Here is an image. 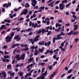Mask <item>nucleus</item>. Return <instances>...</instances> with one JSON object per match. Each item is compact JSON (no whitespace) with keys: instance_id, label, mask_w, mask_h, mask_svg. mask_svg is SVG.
I'll list each match as a JSON object with an SVG mask.
<instances>
[{"instance_id":"nucleus-29","label":"nucleus","mask_w":79,"mask_h":79,"mask_svg":"<svg viewBox=\"0 0 79 79\" xmlns=\"http://www.w3.org/2000/svg\"><path fill=\"white\" fill-rule=\"evenodd\" d=\"M39 40V39L36 38H35V39L34 40V42H37V41Z\"/></svg>"},{"instance_id":"nucleus-62","label":"nucleus","mask_w":79,"mask_h":79,"mask_svg":"<svg viewBox=\"0 0 79 79\" xmlns=\"http://www.w3.org/2000/svg\"><path fill=\"white\" fill-rule=\"evenodd\" d=\"M50 19L51 20L52 19H54V17H51L50 18Z\"/></svg>"},{"instance_id":"nucleus-25","label":"nucleus","mask_w":79,"mask_h":79,"mask_svg":"<svg viewBox=\"0 0 79 79\" xmlns=\"http://www.w3.org/2000/svg\"><path fill=\"white\" fill-rule=\"evenodd\" d=\"M73 70L72 69H70L68 72V73H69V74H70V73H71L72 71H73Z\"/></svg>"},{"instance_id":"nucleus-52","label":"nucleus","mask_w":79,"mask_h":79,"mask_svg":"<svg viewBox=\"0 0 79 79\" xmlns=\"http://www.w3.org/2000/svg\"><path fill=\"white\" fill-rule=\"evenodd\" d=\"M78 25H73V27H78Z\"/></svg>"},{"instance_id":"nucleus-22","label":"nucleus","mask_w":79,"mask_h":79,"mask_svg":"<svg viewBox=\"0 0 79 79\" xmlns=\"http://www.w3.org/2000/svg\"><path fill=\"white\" fill-rule=\"evenodd\" d=\"M7 69H8V68H11V65L9 64L7 65Z\"/></svg>"},{"instance_id":"nucleus-2","label":"nucleus","mask_w":79,"mask_h":79,"mask_svg":"<svg viewBox=\"0 0 79 79\" xmlns=\"http://www.w3.org/2000/svg\"><path fill=\"white\" fill-rule=\"evenodd\" d=\"M12 37H10V36L9 35H8L5 38L6 40H7L6 41V42H10L11 40L12 39Z\"/></svg>"},{"instance_id":"nucleus-15","label":"nucleus","mask_w":79,"mask_h":79,"mask_svg":"<svg viewBox=\"0 0 79 79\" xmlns=\"http://www.w3.org/2000/svg\"><path fill=\"white\" fill-rule=\"evenodd\" d=\"M23 73H21V72H18V74L20 76H23Z\"/></svg>"},{"instance_id":"nucleus-5","label":"nucleus","mask_w":79,"mask_h":79,"mask_svg":"<svg viewBox=\"0 0 79 79\" xmlns=\"http://www.w3.org/2000/svg\"><path fill=\"white\" fill-rule=\"evenodd\" d=\"M36 4H37V1L35 0H32V5L33 6H35Z\"/></svg>"},{"instance_id":"nucleus-27","label":"nucleus","mask_w":79,"mask_h":79,"mask_svg":"<svg viewBox=\"0 0 79 79\" xmlns=\"http://www.w3.org/2000/svg\"><path fill=\"white\" fill-rule=\"evenodd\" d=\"M23 20H24V18L23 17H21L19 19V21H23Z\"/></svg>"},{"instance_id":"nucleus-51","label":"nucleus","mask_w":79,"mask_h":79,"mask_svg":"<svg viewBox=\"0 0 79 79\" xmlns=\"http://www.w3.org/2000/svg\"><path fill=\"white\" fill-rule=\"evenodd\" d=\"M21 40V37L18 38L17 40V41L18 42V41H19Z\"/></svg>"},{"instance_id":"nucleus-8","label":"nucleus","mask_w":79,"mask_h":79,"mask_svg":"<svg viewBox=\"0 0 79 79\" xmlns=\"http://www.w3.org/2000/svg\"><path fill=\"white\" fill-rule=\"evenodd\" d=\"M25 55H26L25 54V53H24L21 56V59L22 60H24V58H25Z\"/></svg>"},{"instance_id":"nucleus-17","label":"nucleus","mask_w":79,"mask_h":79,"mask_svg":"<svg viewBox=\"0 0 79 79\" xmlns=\"http://www.w3.org/2000/svg\"><path fill=\"white\" fill-rule=\"evenodd\" d=\"M55 40H56V37H54L53 38V40L52 41L53 43H55Z\"/></svg>"},{"instance_id":"nucleus-23","label":"nucleus","mask_w":79,"mask_h":79,"mask_svg":"<svg viewBox=\"0 0 79 79\" xmlns=\"http://www.w3.org/2000/svg\"><path fill=\"white\" fill-rule=\"evenodd\" d=\"M51 44V41H49L48 42V43L47 44V46L48 47V46H50V45Z\"/></svg>"},{"instance_id":"nucleus-1","label":"nucleus","mask_w":79,"mask_h":79,"mask_svg":"<svg viewBox=\"0 0 79 79\" xmlns=\"http://www.w3.org/2000/svg\"><path fill=\"white\" fill-rule=\"evenodd\" d=\"M79 34V32H78V31H77L76 32L74 31H73L72 30L70 32H69L67 34V35H77V34Z\"/></svg>"},{"instance_id":"nucleus-57","label":"nucleus","mask_w":79,"mask_h":79,"mask_svg":"<svg viewBox=\"0 0 79 79\" xmlns=\"http://www.w3.org/2000/svg\"><path fill=\"white\" fill-rule=\"evenodd\" d=\"M40 36V35H37L36 36V37H35L36 39H38V38H39V37Z\"/></svg>"},{"instance_id":"nucleus-43","label":"nucleus","mask_w":79,"mask_h":79,"mask_svg":"<svg viewBox=\"0 0 79 79\" xmlns=\"http://www.w3.org/2000/svg\"><path fill=\"white\" fill-rule=\"evenodd\" d=\"M56 56L57 55L56 54V55H54L53 56V58H54V59H56Z\"/></svg>"},{"instance_id":"nucleus-38","label":"nucleus","mask_w":79,"mask_h":79,"mask_svg":"<svg viewBox=\"0 0 79 79\" xmlns=\"http://www.w3.org/2000/svg\"><path fill=\"white\" fill-rule=\"evenodd\" d=\"M16 50H17V48L15 49L13 51V52L14 54H15V52L16 51Z\"/></svg>"},{"instance_id":"nucleus-13","label":"nucleus","mask_w":79,"mask_h":79,"mask_svg":"<svg viewBox=\"0 0 79 79\" xmlns=\"http://www.w3.org/2000/svg\"><path fill=\"white\" fill-rule=\"evenodd\" d=\"M2 74V75H5V74H6V73L4 71H2V73H0V76Z\"/></svg>"},{"instance_id":"nucleus-49","label":"nucleus","mask_w":79,"mask_h":79,"mask_svg":"<svg viewBox=\"0 0 79 79\" xmlns=\"http://www.w3.org/2000/svg\"><path fill=\"white\" fill-rule=\"evenodd\" d=\"M17 29H18V28H13L12 29L11 31H16V30H17Z\"/></svg>"},{"instance_id":"nucleus-16","label":"nucleus","mask_w":79,"mask_h":79,"mask_svg":"<svg viewBox=\"0 0 79 79\" xmlns=\"http://www.w3.org/2000/svg\"><path fill=\"white\" fill-rule=\"evenodd\" d=\"M60 37H61V35L60 34H58L56 38V40H58V39H59Z\"/></svg>"},{"instance_id":"nucleus-7","label":"nucleus","mask_w":79,"mask_h":79,"mask_svg":"<svg viewBox=\"0 0 79 79\" xmlns=\"http://www.w3.org/2000/svg\"><path fill=\"white\" fill-rule=\"evenodd\" d=\"M38 53H39V51H38V50L36 49L35 50V53H34V55H35V56H37V55H38Z\"/></svg>"},{"instance_id":"nucleus-50","label":"nucleus","mask_w":79,"mask_h":79,"mask_svg":"<svg viewBox=\"0 0 79 79\" xmlns=\"http://www.w3.org/2000/svg\"><path fill=\"white\" fill-rule=\"evenodd\" d=\"M50 55H52V53L53 54V51H50Z\"/></svg>"},{"instance_id":"nucleus-60","label":"nucleus","mask_w":79,"mask_h":79,"mask_svg":"<svg viewBox=\"0 0 79 79\" xmlns=\"http://www.w3.org/2000/svg\"><path fill=\"white\" fill-rule=\"evenodd\" d=\"M2 12H4V11H5V9H4V8H2Z\"/></svg>"},{"instance_id":"nucleus-32","label":"nucleus","mask_w":79,"mask_h":79,"mask_svg":"<svg viewBox=\"0 0 79 79\" xmlns=\"http://www.w3.org/2000/svg\"><path fill=\"white\" fill-rule=\"evenodd\" d=\"M71 77H72V76L69 75L68 76V77H67V79H71Z\"/></svg>"},{"instance_id":"nucleus-39","label":"nucleus","mask_w":79,"mask_h":79,"mask_svg":"<svg viewBox=\"0 0 79 79\" xmlns=\"http://www.w3.org/2000/svg\"><path fill=\"white\" fill-rule=\"evenodd\" d=\"M5 34V31H2L1 32V34Z\"/></svg>"},{"instance_id":"nucleus-6","label":"nucleus","mask_w":79,"mask_h":79,"mask_svg":"<svg viewBox=\"0 0 79 79\" xmlns=\"http://www.w3.org/2000/svg\"><path fill=\"white\" fill-rule=\"evenodd\" d=\"M56 73H55V72H53L50 76L49 77L50 79H52L53 77H54V76H55L56 75Z\"/></svg>"},{"instance_id":"nucleus-10","label":"nucleus","mask_w":79,"mask_h":79,"mask_svg":"<svg viewBox=\"0 0 79 79\" xmlns=\"http://www.w3.org/2000/svg\"><path fill=\"white\" fill-rule=\"evenodd\" d=\"M41 32V29H40L38 31H37L36 32V34H40Z\"/></svg>"},{"instance_id":"nucleus-34","label":"nucleus","mask_w":79,"mask_h":79,"mask_svg":"<svg viewBox=\"0 0 79 79\" xmlns=\"http://www.w3.org/2000/svg\"><path fill=\"white\" fill-rule=\"evenodd\" d=\"M59 49H57L56 50H54L53 51V52H58V51H59Z\"/></svg>"},{"instance_id":"nucleus-26","label":"nucleus","mask_w":79,"mask_h":79,"mask_svg":"<svg viewBox=\"0 0 79 79\" xmlns=\"http://www.w3.org/2000/svg\"><path fill=\"white\" fill-rule=\"evenodd\" d=\"M20 66V65L19 64H17L15 65L16 68H18V67H19Z\"/></svg>"},{"instance_id":"nucleus-44","label":"nucleus","mask_w":79,"mask_h":79,"mask_svg":"<svg viewBox=\"0 0 79 79\" xmlns=\"http://www.w3.org/2000/svg\"><path fill=\"white\" fill-rule=\"evenodd\" d=\"M29 50V48L28 47H27L25 49H24V51H27V50Z\"/></svg>"},{"instance_id":"nucleus-47","label":"nucleus","mask_w":79,"mask_h":79,"mask_svg":"<svg viewBox=\"0 0 79 79\" xmlns=\"http://www.w3.org/2000/svg\"><path fill=\"white\" fill-rule=\"evenodd\" d=\"M19 55L18 54L15 56V58H19Z\"/></svg>"},{"instance_id":"nucleus-3","label":"nucleus","mask_w":79,"mask_h":79,"mask_svg":"<svg viewBox=\"0 0 79 79\" xmlns=\"http://www.w3.org/2000/svg\"><path fill=\"white\" fill-rule=\"evenodd\" d=\"M64 4L61 3L59 4V9L61 11L64 10Z\"/></svg>"},{"instance_id":"nucleus-56","label":"nucleus","mask_w":79,"mask_h":79,"mask_svg":"<svg viewBox=\"0 0 79 79\" xmlns=\"http://www.w3.org/2000/svg\"><path fill=\"white\" fill-rule=\"evenodd\" d=\"M31 29L28 28V29L26 30V31L27 32H28L30 31H31Z\"/></svg>"},{"instance_id":"nucleus-54","label":"nucleus","mask_w":79,"mask_h":79,"mask_svg":"<svg viewBox=\"0 0 79 79\" xmlns=\"http://www.w3.org/2000/svg\"><path fill=\"white\" fill-rule=\"evenodd\" d=\"M34 71V70L32 69L31 70V71H30V73L31 74V73H32V72Z\"/></svg>"},{"instance_id":"nucleus-40","label":"nucleus","mask_w":79,"mask_h":79,"mask_svg":"<svg viewBox=\"0 0 79 79\" xmlns=\"http://www.w3.org/2000/svg\"><path fill=\"white\" fill-rule=\"evenodd\" d=\"M56 64H57V61L54 62L53 64V66H55V65Z\"/></svg>"},{"instance_id":"nucleus-48","label":"nucleus","mask_w":79,"mask_h":79,"mask_svg":"<svg viewBox=\"0 0 79 79\" xmlns=\"http://www.w3.org/2000/svg\"><path fill=\"white\" fill-rule=\"evenodd\" d=\"M44 70H45V68H43L41 71V73H43V72L44 71Z\"/></svg>"},{"instance_id":"nucleus-41","label":"nucleus","mask_w":79,"mask_h":79,"mask_svg":"<svg viewBox=\"0 0 79 79\" xmlns=\"http://www.w3.org/2000/svg\"><path fill=\"white\" fill-rule=\"evenodd\" d=\"M37 23H36L35 24V25L34 26V28H35L36 27H37Z\"/></svg>"},{"instance_id":"nucleus-53","label":"nucleus","mask_w":79,"mask_h":79,"mask_svg":"<svg viewBox=\"0 0 79 79\" xmlns=\"http://www.w3.org/2000/svg\"><path fill=\"white\" fill-rule=\"evenodd\" d=\"M4 53L5 55H6L7 54H9V52H7L6 51H5Z\"/></svg>"},{"instance_id":"nucleus-64","label":"nucleus","mask_w":79,"mask_h":79,"mask_svg":"<svg viewBox=\"0 0 79 79\" xmlns=\"http://www.w3.org/2000/svg\"><path fill=\"white\" fill-rule=\"evenodd\" d=\"M39 7L38 6H36L34 8V9H38Z\"/></svg>"},{"instance_id":"nucleus-30","label":"nucleus","mask_w":79,"mask_h":79,"mask_svg":"<svg viewBox=\"0 0 79 79\" xmlns=\"http://www.w3.org/2000/svg\"><path fill=\"white\" fill-rule=\"evenodd\" d=\"M14 35H15V33H14L13 32H12L11 33L10 36H14Z\"/></svg>"},{"instance_id":"nucleus-63","label":"nucleus","mask_w":79,"mask_h":79,"mask_svg":"<svg viewBox=\"0 0 79 79\" xmlns=\"http://www.w3.org/2000/svg\"><path fill=\"white\" fill-rule=\"evenodd\" d=\"M61 45L62 47H63L64 46V42H62V43L61 44Z\"/></svg>"},{"instance_id":"nucleus-36","label":"nucleus","mask_w":79,"mask_h":79,"mask_svg":"<svg viewBox=\"0 0 79 79\" xmlns=\"http://www.w3.org/2000/svg\"><path fill=\"white\" fill-rule=\"evenodd\" d=\"M60 35H65V34L63 33V32H61L60 34Z\"/></svg>"},{"instance_id":"nucleus-59","label":"nucleus","mask_w":79,"mask_h":79,"mask_svg":"<svg viewBox=\"0 0 79 79\" xmlns=\"http://www.w3.org/2000/svg\"><path fill=\"white\" fill-rule=\"evenodd\" d=\"M71 13H72V14H73V15H75L76 14V12L71 11Z\"/></svg>"},{"instance_id":"nucleus-46","label":"nucleus","mask_w":79,"mask_h":79,"mask_svg":"<svg viewBox=\"0 0 79 79\" xmlns=\"http://www.w3.org/2000/svg\"><path fill=\"white\" fill-rule=\"evenodd\" d=\"M64 69L65 70H66V71H68V68L67 67H65Z\"/></svg>"},{"instance_id":"nucleus-42","label":"nucleus","mask_w":79,"mask_h":79,"mask_svg":"<svg viewBox=\"0 0 79 79\" xmlns=\"http://www.w3.org/2000/svg\"><path fill=\"white\" fill-rule=\"evenodd\" d=\"M65 75H66V74L65 73H64V74H63L61 75V77L62 78L64 76H65Z\"/></svg>"},{"instance_id":"nucleus-58","label":"nucleus","mask_w":79,"mask_h":79,"mask_svg":"<svg viewBox=\"0 0 79 79\" xmlns=\"http://www.w3.org/2000/svg\"><path fill=\"white\" fill-rule=\"evenodd\" d=\"M47 25H49L50 24V21H48L47 22Z\"/></svg>"},{"instance_id":"nucleus-24","label":"nucleus","mask_w":79,"mask_h":79,"mask_svg":"<svg viewBox=\"0 0 79 79\" xmlns=\"http://www.w3.org/2000/svg\"><path fill=\"white\" fill-rule=\"evenodd\" d=\"M39 64H40V65H41V66H44V64H45V63L44 62H43V63H39Z\"/></svg>"},{"instance_id":"nucleus-18","label":"nucleus","mask_w":79,"mask_h":79,"mask_svg":"<svg viewBox=\"0 0 79 79\" xmlns=\"http://www.w3.org/2000/svg\"><path fill=\"white\" fill-rule=\"evenodd\" d=\"M29 4L28 3H27L26 4V5L25 6V7L26 8H27L28 7H29Z\"/></svg>"},{"instance_id":"nucleus-28","label":"nucleus","mask_w":79,"mask_h":79,"mask_svg":"<svg viewBox=\"0 0 79 79\" xmlns=\"http://www.w3.org/2000/svg\"><path fill=\"white\" fill-rule=\"evenodd\" d=\"M75 43H77V41H79V39L78 38H76L75 39Z\"/></svg>"},{"instance_id":"nucleus-4","label":"nucleus","mask_w":79,"mask_h":79,"mask_svg":"<svg viewBox=\"0 0 79 79\" xmlns=\"http://www.w3.org/2000/svg\"><path fill=\"white\" fill-rule=\"evenodd\" d=\"M7 28L6 27V25H2L0 28V32H1V30H3V29L5 30Z\"/></svg>"},{"instance_id":"nucleus-11","label":"nucleus","mask_w":79,"mask_h":79,"mask_svg":"<svg viewBox=\"0 0 79 79\" xmlns=\"http://www.w3.org/2000/svg\"><path fill=\"white\" fill-rule=\"evenodd\" d=\"M41 31L42 33V34H44L45 33V29L43 28L42 30H41Z\"/></svg>"},{"instance_id":"nucleus-55","label":"nucleus","mask_w":79,"mask_h":79,"mask_svg":"<svg viewBox=\"0 0 79 79\" xmlns=\"http://www.w3.org/2000/svg\"><path fill=\"white\" fill-rule=\"evenodd\" d=\"M59 23H57L56 24V27H57L58 26Z\"/></svg>"},{"instance_id":"nucleus-45","label":"nucleus","mask_w":79,"mask_h":79,"mask_svg":"<svg viewBox=\"0 0 79 79\" xmlns=\"http://www.w3.org/2000/svg\"><path fill=\"white\" fill-rule=\"evenodd\" d=\"M2 48H5V49H6L7 48V46H6L5 45L2 47Z\"/></svg>"},{"instance_id":"nucleus-12","label":"nucleus","mask_w":79,"mask_h":79,"mask_svg":"<svg viewBox=\"0 0 79 79\" xmlns=\"http://www.w3.org/2000/svg\"><path fill=\"white\" fill-rule=\"evenodd\" d=\"M29 40L31 42L32 45H33V44H34V41H33V39H29Z\"/></svg>"},{"instance_id":"nucleus-21","label":"nucleus","mask_w":79,"mask_h":79,"mask_svg":"<svg viewBox=\"0 0 79 79\" xmlns=\"http://www.w3.org/2000/svg\"><path fill=\"white\" fill-rule=\"evenodd\" d=\"M39 51L41 53H42V52L44 51V49L42 48L41 49H39Z\"/></svg>"},{"instance_id":"nucleus-61","label":"nucleus","mask_w":79,"mask_h":79,"mask_svg":"<svg viewBox=\"0 0 79 79\" xmlns=\"http://www.w3.org/2000/svg\"><path fill=\"white\" fill-rule=\"evenodd\" d=\"M73 18H77L76 16L74 15H73Z\"/></svg>"},{"instance_id":"nucleus-9","label":"nucleus","mask_w":79,"mask_h":79,"mask_svg":"<svg viewBox=\"0 0 79 79\" xmlns=\"http://www.w3.org/2000/svg\"><path fill=\"white\" fill-rule=\"evenodd\" d=\"M28 12V10H27V9H26L24 10V12H23L24 15H26Z\"/></svg>"},{"instance_id":"nucleus-19","label":"nucleus","mask_w":79,"mask_h":79,"mask_svg":"<svg viewBox=\"0 0 79 79\" xmlns=\"http://www.w3.org/2000/svg\"><path fill=\"white\" fill-rule=\"evenodd\" d=\"M48 32V33L47 34V35H50L51 34V33H52V31H49Z\"/></svg>"},{"instance_id":"nucleus-31","label":"nucleus","mask_w":79,"mask_h":79,"mask_svg":"<svg viewBox=\"0 0 79 79\" xmlns=\"http://www.w3.org/2000/svg\"><path fill=\"white\" fill-rule=\"evenodd\" d=\"M45 8V7L44 6H42L40 7L39 9H41V10H44V9Z\"/></svg>"},{"instance_id":"nucleus-33","label":"nucleus","mask_w":79,"mask_h":79,"mask_svg":"<svg viewBox=\"0 0 79 79\" xmlns=\"http://www.w3.org/2000/svg\"><path fill=\"white\" fill-rule=\"evenodd\" d=\"M20 60H21V58L20 57L17 58V61H19Z\"/></svg>"},{"instance_id":"nucleus-35","label":"nucleus","mask_w":79,"mask_h":79,"mask_svg":"<svg viewBox=\"0 0 79 79\" xmlns=\"http://www.w3.org/2000/svg\"><path fill=\"white\" fill-rule=\"evenodd\" d=\"M60 1L58 0L55 2V4H58L60 3Z\"/></svg>"},{"instance_id":"nucleus-14","label":"nucleus","mask_w":79,"mask_h":79,"mask_svg":"<svg viewBox=\"0 0 79 79\" xmlns=\"http://www.w3.org/2000/svg\"><path fill=\"white\" fill-rule=\"evenodd\" d=\"M19 35H15L14 38V39H15V40H16V39H18V37H19Z\"/></svg>"},{"instance_id":"nucleus-20","label":"nucleus","mask_w":79,"mask_h":79,"mask_svg":"<svg viewBox=\"0 0 79 79\" xmlns=\"http://www.w3.org/2000/svg\"><path fill=\"white\" fill-rule=\"evenodd\" d=\"M71 3L70 2V3H69L68 4L66 5V8H68V7H69V6L71 5Z\"/></svg>"},{"instance_id":"nucleus-37","label":"nucleus","mask_w":79,"mask_h":79,"mask_svg":"<svg viewBox=\"0 0 79 79\" xmlns=\"http://www.w3.org/2000/svg\"><path fill=\"white\" fill-rule=\"evenodd\" d=\"M4 58H5V59L8 58H9V56H4Z\"/></svg>"}]
</instances>
